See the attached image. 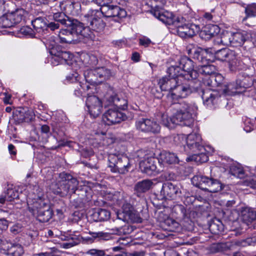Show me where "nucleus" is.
<instances>
[{
	"instance_id": "obj_1",
	"label": "nucleus",
	"mask_w": 256,
	"mask_h": 256,
	"mask_svg": "<svg viewBox=\"0 0 256 256\" xmlns=\"http://www.w3.org/2000/svg\"><path fill=\"white\" fill-rule=\"evenodd\" d=\"M174 108L177 111L172 117H168L166 114H162L161 122L162 125L168 128H172L176 124L190 126L196 116L197 106L194 104H188L182 100L176 103L173 102Z\"/></svg>"
},
{
	"instance_id": "obj_2",
	"label": "nucleus",
	"mask_w": 256,
	"mask_h": 256,
	"mask_svg": "<svg viewBox=\"0 0 256 256\" xmlns=\"http://www.w3.org/2000/svg\"><path fill=\"white\" fill-rule=\"evenodd\" d=\"M34 190V194L28 196V210L40 222H48L52 216L49 201L44 198V192L38 186H35Z\"/></svg>"
},
{
	"instance_id": "obj_3",
	"label": "nucleus",
	"mask_w": 256,
	"mask_h": 256,
	"mask_svg": "<svg viewBox=\"0 0 256 256\" xmlns=\"http://www.w3.org/2000/svg\"><path fill=\"white\" fill-rule=\"evenodd\" d=\"M158 85L162 90L168 91V98L174 101L178 98H184L198 90L197 87L190 83H180L176 79L169 76L162 77L159 80Z\"/></svg>"
},
{
	"instance_id": "obj_4",
	"label": "nucleus",
	"mask_w": 256,
	"mask_h": 256,
	"mask_svg": "<svg viewBox=\"0 0 256 256\" xmlns=\"http://www.w3.org/2000/svg\"><path fill=\"white\" fill-rule=\"evenodd\" d=\"M186 148L188 150L186 152L194 153L191 158L192 160L202 163L208 160V152L209 150L206 148L210 149V148L202 145V139L199 134L192 133L187 136Z\"/></svg>"
},
{
	"instance_id": "obj_5",
	"label": "nucleus",
	"mask_w": 256,
	"mask_h": 256,
	"mask_svg": "<svg viewBox=\"0 0 256 256\" xmlns=\"http://www.w3.org/2000/svg\"><path fill=\"white\" fill-rule=\"evenodd\" d=\"M60 178L61 180L58 182V188L55 192L61 196L74 194L78 184L77 179L66 173L60 174Z\"/></svg>"
},
{
	"instance_id": "obj_6",
	"label": "nucleus",
	"mask_w": 256,
	"mask_h": 256,
	"mask_svg": "<svg viewBox=\"0 0 256 256\" xmlns=\"http://www.w3.org/2000/svg\"><path fill=\"white\" fill-rule=\"evenodd\" d=\"M84 74L85 80L88 83L95 85L100 84L104 80L110 78L112 74L109 69L100 67L94 69H87L84 70Z\"/></svg>"
},
{
	"instance_id": "obj_7",
	"label": "nucleus",
	"mask_w": 256,
	"mask_h": 256,
	"mask_svg": "<svg viewBox=\"0 0 256 256\" xmlns=\"http://www.w3.org/2000/svg\"><path fill=\"white\" fill-rule=\"evenodd\" d=\"M101 12L98 10H90L84 16L82 20L84 22V24L86 26L84 27L86 28V32L88 29H91L92 30L98 32L102 31L105 27V23L100 18ZM87 34H88L86 32Z\"/></svg>"
},
{
	"instance_id": "obj_8",
	"label": "nucleus",
	"mask_w": 256,
	"mask_h": 256,
	"mask_svg": "<svg viewBox=\"0 0 256 256\" xmlns=\"http://www.w3.org/2000/svg\"><path fill=\"white\" fill-rule=\"evenodd\" d=\"M178 64L184 74L185 78L187 79L188 83L192 82L194 86L200 85V81L197 80L198 72L194 70V64L192 60L187 56H182L178 60Z\"/></svg>"
},
{
	"instance_id": "obj_9",
	"label": "nucleus",
	"mask_w": 256,
	"mask_h": 256,
	"mask_svg": "<svg viewBox=\"0 0 256 256\" xmlns=\"http://www.w3.org/2000/svg\"><path fill=\"white\" fill-rule=\"evenodd\" d=\"M109 167L112 172L124 174L128 171L130 167V160L124 156L120 157L114 155L109 156Z\"/></svg>"
},
{
	"instance_id": "obj_10",
	"label": "nucleus",
	"mask_w": 256,
	"mask_h": 256,
	"mask_svg": "<svg viewBox=\"0 0 256 256\" xmlns=\"http://www.w3.org/2000/svg\"><path fill=\"white\" fill-rule=\"evenodd\" d=\"M53 19L59 24L74 30L77 33H81L83 30L82 23L67 16L64 12H54Z\"/></svg>"
},
{
	"instance_id": "obj_11",
	"label": "nucleus",
	"mask_w": 256,
	"mask_h": 256,
	"mask_svg": "<svg viewBox=\"0 0 256 256\" xmlns=\"http://www.w3.org/2000/svg\"><path fill=\"white\" fill-rule=\"evenodd\" d=\"M136 128L142 132L156 134L160 132V126L154 119L142 118L136 122Z\"/></svg>"
},
{
	"instance_id": "obj_12",
	"label": "nucleus",
	"mask_w": 256,
	"mask_h": 256,
	"mask_svg": "<svg viewBox=\"0 0 256 256\" xmlns=\"http://www.w3.org/2000/svg\"><path fill=\"white\" fill-rule=\"evenodd\" d=\"M118 218L124 222L140 223L142 218L130 204H124L122 207V210L117 213Z\"/></svg>"
},
{
	"instance_id": "obj_13",
	"label": "nucleus",
	"mask_w": 256,
	"mask_h": 256,
	"mask_svg": "<svg viewBox=\"0 0 256 256\" xmlns=\"http://www.w3.org/2000/svg\"><path fill=\"white\" fill-rule=\"evenodd\" d=\"M50 53L52 56V63L54 65L69 64L68 61L72 58V55L70 52L62 50V48L58 45L50 48Z\"/></svg>"
},
{
	"instance_id": "obj_14",
	"label": "nucleus",
	"mask_w": 256,
	"mask_h": 256,
	"mask_svg": "<svg viewBox=\"0 0 256 256\" xmlns=\"http://www.w3.org/2000/svg\"><path fill=\"white\" fill-rule=\"evenodd\" d=\"M100 9L101 14L106 18H123L126 16V11L121 8L117 6L106 4L102 2Z\"/></svg>"
},
{
	"instance_id": "obj_15",
	"label": "nucleus",
	"mask_w": 256,
	"mask_h": 256,
	"mask_svg": "<svg viewBox=\"0 0 256 256\" xmlns=\"http://www.w3.org/2000/svg\"><path fill=\"white\" fill-rule=\"evenodd\" d=\"M86 106L91 116L98 117L102 112V103L96 96H89L86 100Z\"/></svg>"
},
{
	"instance_id": "obj_16",
	"label": "nucleus",
	"mask_w": 256,
	"mask_h": 256,
	"mask_svg": "<svg viewBox=\"0 0 256 256\" xmlns=\"http://www.w3.org/2000/svg\"><path fill=\"white\" fill-rule=\"evenodd\" d=\"M180 188L178 186L174 185L170 182H166L162 184L160 190V195L162 198L175 199L180 196Z\"/></svg>"
},
{
	"instance_id": "obj_17",
	"label": "nucleus",
	"mask_w": 256,
	"mask_h": 256,
	"mask_svg": "<svg viewBox=\"0 0 256 256\" xmlns=\"http://www.w3.org/2000/svg\"><path fill=\"white\" fill-rule=\"evenodd\" d=\"M103 120L108 125L120 123L126 118V116L118 110L110 108L103 115Z\"/></svg>"
},
{
	"instance_id": "obj_18",
	"label": "nucleus",
	"mask_w": 256,
	"mask_h": 256,
	"mask_svg": "<svg viewBox=\"0 0 256 256\" xmlns=\"http://www.w3.org/2000/svg\"><path fill=\"white\" fill-rule=\"evenodd\" d=\"M83 30L81 33H77L74 30L70 28V30H62L59 32L58 38L61 42L71 43L74 40V35L81 36L83 37H86L87 34L86 33V28L84 27L82 24Z\"/></svg>"
},
{
	"instance_id": "obj_19",
	"label": "nucleus",
	"mask_w": 256,
	"mask_h": 256,
	"mask_svg": "<svg viewBox=\"0 0 256 256\" xmlns=\"http://www.w3.org/2000/svg\"><path fill=\"white\" fill-rule=\"evenodd\" d=\"M200 28L195 24H186L183 26H178L176 30L178 34L182 38H190L198 33Z\"/></svg>"
},
{
	"instance_id": "obj_20",
	"label": "nucleus",
	"mask_w": 256,
	"mask_h": 256,
	"mask_svg": "<svg viewBox=\"0 0 256 256\" xmlns=\"http://www.w3.org/2000/svg\"><path fill=\"white\" fill-rule=\"evenodd\" d=\"M198 84L194 85L195 86L197 87L198 89L195 92H198L201 94L204 104L208 106L212 105L214 104V100L218 98L217 92L212 90L208 88L204 90L198 88ZM193 92H194V91Z\"/></svg>"
},
{
	"instance_id": "obj_21",
	"label": "nucleus",
	"mask_w": 256,
	"mask_h": 256,
	"mask_svg": "<svg viewBox=\"0 0 256 256\" xmlns=\"http://www.w3.org/2000/svg\"><path fill=\"white\" fill-rule=\"evenodd\" d=\"M158 158H148L140 162V168L142 171L148 176H151L154 172H158L160 170L158 169L156 163Z\"/></svg>"
},
{
	"instance_id": "obj_22",
	"label": "nucleus",
	"mask_w": 256,
	"mask_h": 256,
	"mask_svg": "<svg viewBox=\"0 0 256 256\" xmlns=\"http://www.w3.org/2000/svg\"><path fill=\"white\" fill-rule=\"evenodd\" d=\"M182 70L178 64V62L174 65L170 66L167 70L168 75L176 80L180 82V83H188V80L185 78V74L182 73Z\"/></svg>"
},
{
	"instance_id": "obj_23",
	"label": "nucleus",
	"mask_w": 256,
	"mask_h": 256,
	"mask_svg": "<svg viewBox=\"0 0 256 256\" xmlns=\"http://www.w3.org/2000/svg\"><path fill=\"white\" fill-rule=\"evenodd\" d=\"M220 27L216 24H208L200 31V36L202 38L209 40L212 37L217 36L220 32Z\"/></svg>"
},
{
	"instance_id": "obj_24",
	"label": "nucleus",
	"mask_w": 256,
	"mask_h": 256,
	"mask_svg": "<svg viewBox=\"0 0 256 256\" xmlns=\"http://www.w3.org/2000/svg\"><path fill=\"white\" fill-rule=\"evenodd\" d=\"M178 158L174 153L163 151L160 152L158 158V162L160 166L165 164H178Z\"/></svg>"
},
{
	"instance_id": "obj_25",
	"label": "nucleus",
	"mask_w": 256,
	"mask_h": 256,
	"mask_svg": "<svg viewBox=\"0 0 256 256\" xmlns=\"http://www.w3.org/2000/svg\"><path fill=\"white\" fill-rule=\"evenodd\" d=\"M14 116L20 122H30L34 118V114L32 110H26L24 108H20L15 112Z\"/></svg>"
},
{
	"instance_id": "obj_26",
	"label": "nucleus",
	"mask_w": 256,
	"mask_h": 256,
	"mask_svg": "<svg viewBox=\"0 0 256 256\" xmlns=\"http://www.w3.org/2000/svg\"><path fill=\"white\" fill-rule=\"evenodd\" d=\"M108 105L114 104L120 109L124 110L127 107L128 101L126 100L120 98L116 94H108L105 98Z\"/></svg>"
},
{
	"instance_id": "obj_27",
	"label": "nucleus",
	"mask_w": 256,
	"mask_h": 256,
	"mask_svg": "<svg viewBox=\"0 0 256 256\" xmlns=\"http://www.w3.org/2000/svg\"><path fill=\"white\" fill-rule=\"evenodd\" d=\"M248 38V33L246 32H232L231 43L233 47L242 46Z\"/></svg>"
},
{
	"instance_id": "obj_28",
	"label": "nucleus",
	"mask_w": 256,
	"mask_h": 256,
	"mask_svg": "<svg viewBox=\"0 0 256 256\" xmlns=\"http://www.w3.org/2000/svg\"><path fill=\"white\" fill-rule=\"evenodd\" d=\"M211 178L202 176H195L192 179L193 185L200 188L207 190Z\"/></svg>"
},
{
	"instance_id": "obj_29",
	"label": "nucleus",
	"mask_w": 256,
	"mask_h": 256,
	"mask_svg": "<svg viewBox=\"0 0 256 256\" xmlns=\"http://www.w3.org/2000/svg\"><path fill=\"white\" fill-rule=\"evenodd\" d=\"M153 185L151 180H144L137 182L134 186V190L138 196H140L142 193L149 190Z\"/></svg>"
},
{
	"instance_id": "obj_30",
	"label": "nucleus",
	"mask_w": 256,
	"mask_h": 256,
	"mask_svg": "<svg viewBox=\"0 0 256 256\" xmlns=\"http://www.w3.org/2000/svg\"><path fill=\"white\" fill-rule=\"evenodd\" d=\"M92 217L94 221L101 222L107 220L110 218V212L103 208L95 209L92 214Z\"/></svg>"
},
{
	"instance_id": "obj_31",
	"label": "nucleus",
	"mask_w": 256,
	"mask_h": 256,
	"mask_svg": "<svg viewBox=\"0 0 256 256\" xmlns=\"http://www.w3.org/2000/svg\"><path fill=\"white\" fill-rule=\"evenodd\" d=\"M234 56L228 60V66L231 71H236L242 70L244 68V64L240 60L238 54L235 52H234Z\"/></svg>"
},
{
	"instance_id": "obj_32",
	"label": "nucleus",
	"mask_w": 256,
	"mask_h": 256,
	"mask_svg": "<svg viewBox=\"0 0 256 256\" xmlns=\"http://www.w3.org/2000/svg\"><path fill=\"white\" fill-rule=\"evenodd\" d=\"M232 32L226 31L220 35H218L214 40V42L218 44L232 46Z\"/></svg>"
},
{
	"instance_id": "obj_33",
	"label": "nucleus",
	"mask_w": 256,
	"mask_h": 256,
	"mask_svg": "<svg viewBox=\"0 0 256 256\" xmlns=\"http://www.w3.org/2000/svg\"><path fill=\"white\" fill-rule=\"evenodd\" d=\"M234 52L226 48H222L215 52L214 56L216 58L220 61L228 62L230 58L234 56Z\"/></svg>"
},
{
	"instance_id": "obj_34",
	"label": "nucleus",
	"mask_w": 256,
	"mask_h": 256,
	"mask_svg": "<svg viewBox=\"0 0 256 256\" xmlns=\"http://www.w3.org/2000/svg\"><path fill=\"white\" fill-rule=\"evenodd\" d=\"M89 234L91 235V237H86L84 240L88 242H93L94 240H109L110 238V234L107 232H90Z\"/></svg>"
},
{
	"instance_id": "obj_35",
	"label": "nucleus",
	"mask_w": 256,
	"mask_h": 256,
	"mask_svg": "<svg viewBox=\"0 0 256 256\" xmlns=\"http://www.w3.org/2000/svg\"><path fill=\"white\" fill-rule=\"evenodd\" d=\"M154 15L162 22L168 25L172 24L173 20L174 18V16L172 12L167 11L162 13L156 12H154Z\"/></svg>"
},
{
	"instance_id": "obj_36",
	"label": "nucleus",
	"mask_w": 256,
	"mask_h": 256,
	"mask_svg": "<svg viewBox=\"0 0 256 256\" xmlns=\"http://www.w3.org/2000/svg\"><path fill=\"white\" fill-rule=\"evenodd\" d=\"M33 28L38 33H41L46 30V22L44 18L38 17L32 22Z\"/></svg>"
},
{
	"instance_id": "obj_37",
	"label": "nucleus",
	"mask_w": 256,
	"mask_h": 256,
	"mask_svg": "<svg viewBox=\"0 0 256 256\" xmlns=\"http://www.w3.org/2000/svg\"><path fill=\"white\" fill-rule=\"evenodd\" d=\"M192 46H188L187 47L188 53L192 56L194 60L198 58V56H204L207 55V52L206 50L198 47H193L191 48ZM202 58V57H200Z\"/></svg>"
},
{
	"instance_id": "obj_38",
	"label": "nucleus",
	"mask_w": 256,
	"mask_h": 256,
	"mask_svg": "<svg viewBox=\"0 0 256 256\" xmlns=\"http://www.w3.org/2000/svg\"><path fill=\"white\" fill-rule=\"evenodd\" d=\"M8 14L13 21L14 24L15 25L20 22L24 20L26 12L24 9L21 8Z\"/></svg>"
},
{
	"instance_id": "obj_39",
	"label": "nucleus",
	"mask_w": 256,
	"mask_h": 256,
	"mask_svg": "<svg viewBox=\"0 0 256 256\" xmlns=\"http://www.w3.org/2000/svg\"><path fill=\"white\" fill-rule=\"evenodd\" d=\"M187 136L184 134H178L173 137L174 144L177 146L182 148L184 152H188L186 148Z\"/></svg>"
},
{
	"instance_id": "obj_40",
	"label": "nucleus",
	"mask_w": 256,
	"mask_h": 256,
	"mask_svg": "<svg viewBox=\"0 0 256 256\" xmlns=\"http://www.w3.org/2000/svg\"><path fill=\"white\" fill-rule=\"evenodd\" d=\"M242 220L248 224L256 219V212L249 208H246L242 211Z\"/></svg>"
},
{
	"instance_id": "obj_41",
	"label": "nucleus",
	"mask_w": 256,
	"mask_h": 256,
	"mask_svg": "<svg viewBox=\"0 0 256 256\" xmlns=\"http://www.w3.org/2000/svg\"><path fill=\"white\" fill-rule=\"evenodd\" d=\"M81 58H83L82 61L86 67L93 68L96 66L98 62L97 58L94 55H90L88 54H84L82 56Z\"/></svg>"
},
{
	"instance_id": "obj_42",
	"label": "nucleus",
	"mask_w": 256,
	"mask_h": 256,
	"mask_svg": "<svg viewBox=\"0 0 256 256\" xmlns=\"http://www.w3.org/2000/svg\"><path fill=\"white\" fill-rule=\"evenodd\" d=\"M198 72L200 74L204 75H211L214 74L216 71V68L212 64H204L199 66Z\"/></svg>"
},
{
	"instance_id": "obj_43",
	"label": "nucleus",
	"mask_w": 256,
	"mask_h": 256,
	"mask_svg": "<svg viewBox=\"0 0 256 256\" xmlns=\"http://www.w3.org/2000/svg\"><path fill=\"white\" fill-rule=\"evenodd\" d=\"M209 229L212 233L218 234L223 230V224L219 220L216 219L210 224Z\"/></svg>"
},
{
	"instance_id": "obj_44",
	"label": "nucleus",
	"mask_w": 256,
	"mask_h": 256,
	"mask_svg": "<svg viewBox=\"0 0 256 256\" xmlns=\"http://www.w3.org/2000/svg\"><path fill=\"white\" fill-rule=\"evenodd\" d=\"M68 242L64 243L63 246L65 248H68L79 244L80 242V238L76 235L66 236L64 239Z\"/></svg>"
},
{
	"instance_id": "obj_45",
	"label": "nucleus",
	"mask_w": 256,
	"mask_h": 256,
	"mask_svg": "<svg viewBox=\"0 0 256 256\" xmlns=\"http://www.w3.org/2000/svg\"><path fill=\"white\" fill-rule=\"evenodd\" d=\"M9 14H6L0 17V28H10L14 25Z\"/></svg>"
},
{
	"instance_id": "obj_46",
	"label": "nucleus",
	"mask_w": 256,
	"mask_h": 256,
	"mask_svg": "<svg viewBox=\"0 0 256 256\" xmlns=\"http://www.w3.org/2000/svg\"><path fill=\"white\" fill-rule=\"evenodd\" d=\"M222 190V186L220 182L217 180L211 178L206 191L211 192H216Z\"/></svg>"
},
{
	"instance_id": "obj_47",
	"label": "nucleus",
	"mask_w": 256,
	"mask_h": 256,
	"mask_svg": "<svg viewBox=\"0 0 256 256\" xmlns=\"http://www.w3.org/2000/svg\"><path fill=\"white\" fill-rule=\"evenodd\" d=\"M224 88L221 90L222 93L226 95H233L236 93V90L240 88V86H235L234 84H229L227 85L224 84Z\"/></svg>"
},
{
	"instance_id": "obj_48",
	"label": "nucleus",
	"mask_w": 256,
	"mask_h": 256,
	"mask_svg": "<svg viewBox=\"0 0 256 256\" xmlns=\"http://www.w3.org/2000/svg\"><path fill=\"white\" fill-rule=\"evenodd\" d=\"M14 244H12L6 240H2V243L0 244V252L5 254L9 255Z\"/></svg>"
},
{
	"instance_id": "obj_49",
	"label": "nucleus",
	"mask_w": 256,
	"mask_h": 256,
	"mask_svg": "<svg viewBox=\"0 0 256 256\" xmlns=\"http://www.w3.org/2000/svg\"><path fill=\"white\" fill-rule=\"evenodd\" d=\"M245 12L246 16L244 18L243 21L246 20L248 18L255 16H256V4H248L245 8Z\"/></svg>"
},
{
	"instance_id": "obj_50",
	"label": "nucleus",
	"mask_w": 256,
	"mask_h": 256,
	"mask_svg": "<svg viewBox=\"0 0 256 256\" xmlns=\"http://www.w3.org/2000/svg\"><path fill=\"white\" fill-rule=\"evenodd\" d=\"M114 230L113 234L121 235L129 234L132 232L133 229L129 225H124L121 228H116Z\"/></svg>"
},
{
	"instance_id": "obj_51",
	"label": "nucleus",
	"mask_w": 256,
	"mask_h": 256,
	"mask_svg": "<svg viewBox=\"0 0 256 256\" xmlns=\"http://www.w3.org/2000/svg\"><path fill=\"white\" fill-rule=\"evenodd\" d=\"M164 224L167 226L166 229L170 231H174L178 227L179 224L174 220L168 218L164 222Z\"/></svg>"
},
{
	"instance_id": "obj_52",
	"label": "nucleus",
	"mask_w": 256,
	"mask_h": 256,
	"mask_svg": "<svg viewBox=\"0 0 256 256\" xmlns=\"http://www.w3.org/2000/svg\"><path fill=\"white\" fill-rule=\"evenodd\" d=\"M24 254L23 247L18 244H14L9 255L12 256H22Z\"/></svg>"
},
{
	"instance_id": "obj_53",
	"label": "nucleus",
	"mask_w": 256,
	"mask_h": 256,
	"mask_svg": "<svg viewBox=\"0 0 256 256\" xmlns=\"http://www.w3.org/2000/svg\"><path fill=\"white\" fill-rule=\"evenodd\" d=\"M67 8L65 14H74L76 13L75 9H78L80 7V4L78 2H74L69 0V2L67 4Z\"/></svg>"
},
{
	"instance_id": "obj_54",
	"label": "nucleus",
	"mask_w": 256,
	"mask_h": 256,
	"mask_svg": "<svg viewBox=\"0 0 256 256\" xmlns=\"http://www.w3.org/2000/svg\"><path fill=\"white\" fill-rule=\"evenodd\" d=\"M231 174L235 176L242 178L244 175L243 169L239 166L232 165L230 167Z\"/></svg>"
},
{
	"instance_id": "obj_55",
	"label": "nucleus",
	"mask_w": 256,
	"mask_h": 256,
	"mask_svg": "<svg viewBox=\"0 0 256 256\" xmlns=\"http://www.w3.org/2000/svg\"><path fill=\"white\" fill-rule=\"evenodd\" d=\"M6 200L11 202L16 198H19V193L14 189L9 188L7 190L6 194Z\"/></svg>"
},
{
	"instance_id": "obj_56",
	"label": "nucleus",
	"mask_w": 256,
	"mask_h": 256,
	"mask_svg": "<svg viewBox=\"0 0 256 256\" xmlns=\"http://www.w3.org/2000/svg\"><path fill=\"white\" fill-rule=\"evenodd\" d=\"M86 254L90 256H105L106 253L104 250L98 249H90L88 250Z\"/></svg>"
},
{
	"instance_id": "obj_57",
	"label": "nucleus",
	"mask_w": 256,
	"mask_h": 256,
	"mask_svg": "<svg viewBox=\"0 0 256 256\" xmlns=\"http://www.w3.org/2000/svg\"><path fill=\"white\" fill-rule=\"evenodd\" d=\"M172 211L176 214L178 215H182V216H184L186 214V209L182 204H177L174 206L172 208Z\"/></svg>"
},
{
	"instance_id": "obj_58",
	"label": "nucleus",
	"mask_w": 256,
	"mask_h": 256,
	"mask_svg": "<svg viewBox=\"0 0 256 256\" xmlns=\"http://www.w3.org/2000/svg\"><path fill=\"white\" fill-rule=\"evenodd\" d=\"M20 34H22L25 36H29L32 37L34 36V33L32 30L29 26H23L20 30Z\"/></svg>"
},
{
	"instance_id": "obj_59",
	"label": "nucleus",
	"mask_w": 256,
	"mask_h": 256,
	"mask_svg": "<svg viewBox=\"0 0 256 256\" xmlns=\"http://www.w3.org/2000/svg\"><path fill=\"white\" fill-rule=\"evenodd\" d=\"M214 80L217 86H221L223 84L224 78L221 74H216L211 76L212 82Z\"/></svg>"
},
{
	"instance_id": "obj_60",
	"label": "nucleus",
	"mask_w": 256,
	"mask_h": 256,
	"mask_svg": "<svg viewBox=\"0 0 256 256\" xmlns=\"http://www.w3.org/2000/svg\"><path fill=\"white\" fill-rule=\"evenodd\" d=\"M184 19L183 18H174L173 20L172 25L174 26L176 30H178V26H183L185 24H184Z\"/></svg>"
},
{
	"instance_id": "obj_61",
	"label": "nucleus",
	"mask_w": 256,
	"mask_h": 256,
	"mask_svg": "<svg viewBox=\"0 0 256 256\" xmlns=\"http://www.w3.org/2000/svg\"><path fill=\"white\" fill-rule=\"evenodd\" d=\"M231 246H232V244L229 242H227L226 244H214L213 246L214 248H216L217 250H222L226 248L230 249Z\"/></svg>"
},
{
	"instance_id": "obj_62",
	"label": "nucleus",
	"mask_w": 256,
	"mask_h": 256,
	"mask_svg": "<svg viewBox=\"0 0 256 256\" xmlns=\"http://www.w3.org/2000/svg\"><path fill=\"white\" fill-rule=\"evenodd\" d=\"M250 119H246L244 122V130L247 132H250L254 129V124L250 122Z\"/></svg>"
},
{
	"instance_id": "obj_63",
	"label": "nucleus",
	"mask_w": 256,
	"mask_h": 256,
	"mask_svg": "<svg viewBox=\"0 0 256 256\" xmlns=\"http://www.w3.org/2000/svg\"><path fill=\"white\" fill-rule=\"evenodd\" d=\"M60 24L56 22H50L48 24L46 23V29L49 28L51 30H54L59 28Z\"/></svg>"
},
{
	"instance_id": "obj_64",
	"label": "nucleus",
	"mask_w": 256,
	"mask_h": 256,
	"mask_svg": "<svg viewBox=\"0 0 256 256\" xmlns=\"http://www.w3.org/2000/svg\"><path fill=\"white\" fill-rule=\"evenodd\" d=\"M214 12V10H212L211 12H204L202 15V18L206 21H212L214 15L212 13Z\"/></svg>"
}]
</instances>
